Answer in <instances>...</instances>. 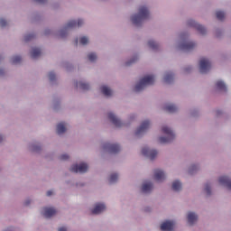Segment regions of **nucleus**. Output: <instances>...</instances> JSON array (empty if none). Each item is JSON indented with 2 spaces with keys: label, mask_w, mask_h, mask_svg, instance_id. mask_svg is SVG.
Instances as JSON below:
<instances>
[{
  "label": "nucleus",
  "mask_w": 231,
  "mask_h": 231,
  "mask_svg": "<svg viewBox=\"0 0 231 231\" xmlns=\"http://www.w3.org/2000/svg\"><path fill=\"white\" fill-rule=\"evenodd\" d=\"M0 26L2 28H5V26H6V20L5 19H0Z\"/></svg>",
  "instance_id": "nucleus-37"
},
{
  "label": "nucleus",
  "mask_w": 231,
  "mask_h": 231,
  "mask_svg": "<svg viewBox=\"0 0 231 231\" xmlns=\"http://www.w3.org/2000/svg\"><path fill=\"white\" fill-rule=\"evenodd\" d=\"M152 190V183L147 182V183L143 184L142 192H143L144 194H147V193L151 192Z\"/></svg>",
  "instance_id": "nucleus-19"
},
{
  "label": "nucleus",
  "mask_w": 231,
  "mask_h": 231,
  "mask_svg": "<svg viewBox=\"0 0 231 231\" xmlns=\"http://www.w3.org/2000/svg\"><path fill=\"white\" fill-rule=\"evenodd\" d=\"M220 185H225L229 190H231V180L226 176H222L218 180Z\"/></svg>",
  "instance_id": "nucleus-17"
},
{
  "label": "nucleus",
  "mask_w": 231,
  "mask_h": 231,
  "mask_svg": "<svg viewBox=\"0 0 231 231\" xmlns=\"http://www.w3.org/2000/svg\"><path fill=\"white\" fill-rule=\"evenodd\" d=\"M104 149H107L112 154H116V152H120V145L118 144H111L106 143L104 145Z\"/></svg>",
  "instance_id": "nucleus-10"
},
{
  "label": "nucleus",
  "mask_w": 231,
  "mask_h": 231,
  "mask_svg": "<svg viewBox=\"0 0 231 231\" xmlns=\"http://www.w3.org/2000/svg\"><path fill=\"white\" fill-rule=\"evenodd\" d=\"M212 68V63L206 58H202L199 61V71L200 73H208Z\"/></svg>",
  "instance_id": "nucleus-4"
},
{
  "label": "nucleus",
  "mask_w": 231,
  "mask_h": 231,
  "mask_svg": "<svg viewBox=\"0 0 231 231\" xmlns=\"http://www.w3.org/2000/svg\"><path fill=\"white\" fill-rule=\"evenodd\" d=\"M216 88L219 91H226V85H225V82H223L222 80L217 81Z\"/></svg>",
  "instance_id": "nucleus-24"
},
{
  "label": "nucleus",
  "mask_w": 231,
  "mask_h": 231,
  "mask_svg": "<svg viewBox=\"0 0 231 231\" xmlns=\"http://www.w3.org/2000/svg\"><path fill=\"white\" fill-rule=\"evenodd\" d=\"M32 39H33V34H27L24 37L25 42L32 41Z\"/></svg>",
  "instance_id": "nucleus-35"
},
{
  "label": "nucleus",
  "mask_w": 231,
  "mask_h": 231,
  "mask_svg": "<svg viewBox=\"0 0 231 231\" xmlns=\"http://www.w3.org/2000/svg\"><path fill=\"white\" fill-rule=\"evenodd\" d=\"M3 142V135H0V143Z\"/></svg>",
  "instance_id": "nucleus-46"
},
{
  "label": "nucleus",
  "mask_w": 231,
  "mask_h": 231,
  "mask_svg": "<svg viewBox=\"0 0 231 231\" xmlns=\"http://www.w3.org/2000/svg\"><path fill=\"white\" fill-rule=\"evenodd\" d=\"M164 111H167L168 113H176L178 107L173 104H168L164 106Z\"/></svg>",
  "instance_id": "nucleus-20"
},
{
  "label": "nucleus",
  "mask_w": 231,
  "mask_h": 231,
  "mask_svg": "<svg viewBox=\"0 0 231 231\" xmlns=\"http://www.w3.org/2000/svg\"><path fill=\"white\" fill-rule=\"evenodd\" d=\"M57 214V209L53 208H44L42 215L44 217L50 218L52 217V216H55Z\"/></svg>",
  "instance_id": "nucleus-14"
},
{
  "label": "nucleus",
  "mask_w": 231,
  "mask_h": 231,
  "mask_svg": "<svg viewBox=\"0 0 231 231\" xmlns=\"http://www.w3.org/2000/svg\"><path fill=\"white\" fill-rule=\"evenodd\" d=\"M83 24L84 21L82 20H79L78 23L77 21L71 20L67 23L65 30H68L69 28H76V26H78V28H80V26H82Z\"/></svg>",
  "instance_id": "nucleus-13"
},
{
  "label": "nucleus",
  "mask_w": 231,
  "mask_h": 231,
  "mask_svg": "<svg viewBox=\"0 0 231 231\" xmlns=\"http://www.w3.org/2000/svg\"><path fill=\"white\" fill-rule=\"evenodd\" d=\"M148 46L152 50H158V47H159L158 43H156V42H154V41H149L148 42Z\"/></svg>",
  "instance_id": "nucleus-28"
},
{
  "label": "nucleus",
  "mask_w": 231,
  "mask_h": 231,
  "mask_svg": "<svg viewBox=\"0 0 231 231\" xmlns=\"http://www.w3.org/2000/svg\"><path fill=\"white\" fill-rule=\"evenodd\" d=\"M216 15L218 21H223V19H225V12L223 11H217Z\"/></svg>",
  "instance_id": "nucleus-29"
},
{
  "label": "nucleus",
  "mask_w": 231,
  "mask_h": 231,
  "mask_svg": "<svg viewBox=\"0 0 231 231\" xmlns=\"http://www.w3.org/2000/svg\"><path fill=\"white\" fill-rule=\"evenodd\" d=\"M101 93H103L105 97H111V95H113V90H111L107 86H102Z\"/></svg>",
  "instance_id": "nucleus-21"
},
{
  "label": "nucleus",
  "mask_w": 231,
  "mask_h": 231,
  "mask_svg": "<svg viewBox=\"0 0 231 231\" xmlns=\"http://www.w3.org/2000/svg\"><path fill=\"white\" fill-rule=\"evenodd\" d=\"M145 19H149V9L145 6H141L138 14L132 16V23L135 26H140Z\"/></svg>",
  "instance_id": "nucleus-1"
},
{
  "label": "nucleus",
  "mask_w": 231,
  "mask_h": 231,
  "mask_svg": "<svg viewBox=\"0 0 231 231\" xmlns=\"http://www.w3.org/2000/svg\"><path fill=\"white\" fill-rule=\"evenodd\" d=\"M198 169L197 165H193L191 166L190 170H189V174H192V171H196Z\"/></svg>",
  "instance_id": "nucleus-39"
},
{
  "label": "nucleus",
  "mask_w": 231,
  "mask_h": 231,
  "mask_svg": "<svg viewBox=\"0 0 231 231\" xmlns=\"http://www.w3.org/2000/svg\"><path fill=\"white\" fill-rule=\"evenodd\" d=\"M79 42H80V44L85 46V44H88V42H89V39H88V37H86V36H83L79 39Z\"/></svg>",
  "instance_id": "nucleus-32"
},
{
  "label": "nucleus",
  "mask_w": 231,
  "mask_h": 231,
  "mask_svg": "<svg viewBox=\"0 0 231 231\" xmlns=\"http://www.w3.org/2000/svg\"><path fill=\"white\" fill-rule=\"evenodd\" d=\"M79 44V40L77 39L76 41H75V45L77 46Z\"/></svg>",
  "instance_id": "nucleus-45"
},
{
  "label": "nucleus",
  "mask_w": 231,
  "mask_h": 231,
  "mask_svg": "<svg viewBox=\"0 0 231 231\" xmlns=\"http://www.w3.org/2000/svg\"><path fill=\"white\" fill-rule=\"evenodd\" d=\"M174 225H176V223L174 221L167 220L161 225V230H162V231L173 230Z\"/></svg>",
  "instance_id": "nucleus-11"
},
{
  "label": "nucleus",
  "mask_w": 231,
  "mask_h": 231,
  "mask_svg": "<svg viewBox=\"0 0 231 231\" xmlns=\"http://www.w3.org/2000/svg\"><path fill=\"white\" fill-rule=\"evenodd\" d=\"M21 60H22L21 56H14V57H13V58L11 59V62H12L13 64H19V62H21Z\"/></svg>",
  "instance_id": "nucleus-31"
},
{
  "label": "nucleus",
  "mask_w": 231,
  "mask_h": 231,
  "mask_svg": "<svg viewBox=\"0 0 231 231\" xmlns=\"http://www.w3.org/2000/svg\"><path fill=\"white\" fill-rule=\"evenodd\" d=\"M58 231H68V229L64 226H61V227L59 228Z\"/></svg>",
  "instance_id": "nucleus-41"
},
{
  "label": "nucleus",
  "mask_w": 231,
  "mask_h": 231,
  "mask_svg": "<svg viewBox=\"0 0 231 231\" xmlns=\"http://www.w3.org/2000/svg\"><path fill=\"white\" fill-rule=\"evenodd\" d=\"M60 36L64 37V30L60 31Z\"/></svg>",
  "instance_id": "nucleus-43"
},
{
  "label": "nucleus",
  "mask_w": 231,
  "mask_h": 231,
  "mask_svg": "<svg viewBox=\"0 0 231 231\" xmlns=\"http://www.w3.org/2000/svg\"><path fill=\"white\" fill-rule=\"evenodd\" d=\"M117 180H118V174L113 173V174L110 175L109 182L110 183H115V182L117 181Z\"/></svg>",
  "instance_id": "nucleus-30"
},
{
  "label": "nucleus",
  "mask_w": 231,
  "mask_h": 231,
  "mask_svg": "<svg viewBox=\"0 0 231 231\" xmlns=\"http://www.w3.org/2000/svg\"><path fill=\"white\" fill-rule=\"evenodd\" d=\"M205 192L207 193L208 196H210V194H211L210 185L206 184V186H205Z\"/></svg>",
  "instance_id": "nucleus-34"
},
{
  "label": "nucleus",
  "mask_w": 231,
  "mask_h": 231,
  "mask_svg": "<svg viewBox=\"0 0 231 231\" xmlns=\"http://www.w3.org/2000/svg\"><path fill=\"white\" fill-rule=\"evenodd\" d=\"M188 26H192L193 28H196V30H198L201 33V35H205L207 33V29L203 27V25L196 23L194 20H189Z\"/></svg>",
  "instance_id": "nucleus-8"
},
{
  "label": "nucleus",
  "mask_w": 231,
  "mask_h": 231,
  "mask_svg": "<svg viewBox=\"0 0 231 231\" xmlns=\"http://www.w3.org/2000/svg\"><path fill=\"white\" fill-rule=\"evenodd\" d=\"M35 3H41V4H44L46 2V0H34Z\"/></svg>",
  "instance_id": "nucleus-40"
},
{
  "label": "nucleus",
  "mask_w": 231,
  "mask_h": 231,
  "mask_svg": "<svg viewBox=\"0 0 231 231\" xmlns=\"http://www.w3.org/2000/svg\"><path fill=\"white\" fill-rule=\"evenodd\" d=\"M88 169H89V167L88 166V164L86 163H80L79 164H74L71 166L70 171L71 172H88Z\"/></svg>",
  "instance_id": "nucleus-5"
},
{
  "label": "nucleus",
  "mask_w": 231,
  "mask_h": 231,
  "mask_svg": "<svg viewBox=\"0 0 231 231\" xmlns=\"http://www.w3.org/2000/svg\"><path fill=\"white\" fill-rule=\"evenodd\" d=\"M153 84H154V76L153 75L145 76L144 78L141 79L140 81L135 85L134 91L138 93L143 89H145L147 86H152Z\"/></svg>",
  "instance_id": "nucleus-2"
},
{
  "label": "nucleus",
  "mask_w": 231,
  "mask_h": 231,
  "mask_svg": "<svg viewBox=\"0 0 231 231\" xmlns=\"http://www.w3.org/2000/svg\"><path fill=\"white\" fill-rule=\"evenodd\" d=\"M162 131L164 134H166V137H160L159 143H171V142H172L176 136L174 132H172V130L167 126H163Z\"/></svg>",
  "instance_id": "nucleus-3"
},
{
  "label": "nucleus",
  "mask_w": 231,
  "mask_h": 231,
  "mask_svg": "<svg viewBox=\"0 0 231 231\" xmlns=\"http://www.w3.org/2000/svg\"><path fill=\"white\" fill-rule=\"evenodd\" d=\"M52 195H53V191L51 190L47 191V196H52Z\"/></svg>",
  "instance_id": "nucleus-42"
},
{
  "label": "nucleus",
  "mask_w": 231,
  "mask_h": 231,
  "mask_svg": "<svg viewBox=\"0 0 231 231\" xmlns=\"http://www.w3.org/2000/svg\"><path fill=\"white\" fill-rule=\"evenodd\" d=\"M69 158V156L68 154H62L60 157V160H68Z\"/></svg>",
  "instance_id": "nucleus-38"
},
{
  "label": "nucleus",
  "mask_w": 231,
  "mask_h": 231,
  "mask_svg": "<svg viewBox=\"0 0 231 231\" xmlns=\"http://www.w3.org/2000/svg\"><path fill=\"white\" fill-rule=\"evenodd\" d=\"M174 80V74L172 72H167L164 76V82L166 84H171Z\"/></svg>",
  "instance_id": "nucleus-23"
},
{
  "label": "nucleus",
  "mask_w": 231,
  "mask_h": 231,
  "mask_svg": "<svg viewBox=\"0 0 231 231\" xmlns=\"http://www.w3.org/2000/svg\"><path fill=\"white\" fill-rule=\"evenodd\" d=\"M153 178L156 181H163L165 180V172L162 170H155Z\"/></svg>",
  "instance_id": "nucleus-16"
},
{
  "label": "nucleus",
  "mask_w": 231,
  "mask_h": 231,
  "mask_svg": "<svg viewBox=\"0 0 231 231\" xmlns=\"http://www.w3.org/2000/svg\"><path fill=\"white\" fill-rule=\"evenodd\" d=\"M76 86L77 87L79 86L80 89H83V91L89 89V84L88 83L79 82V83H76Z\"/></svg>",
  "instance_id": "nucleus-27"
},
{
  "label": "nucleus",
  "mask_w": 231,
  "mask_h": 231,
  "mask_svg": "<svg viewBox=\"0 0 231 231\" xmlns=\"http://www.w3.org/2000/svg\"><path fill=\"white\" fill-rule=\"evenodd\" d=\"M142 154L143 156H146L150 160H154V158H156V156H158V152L156 150H151L147 147H144L142 150Z\"/></svg>",
  "instance_id": "nucleus-7"
},
{
  "label": "nucleus",
  "mask_w": 231,
  "mask_h": 231,
  "mask_svg": "<svg viewBox=\"0 0 231 231\" xmlns=\"http://www.w3.org/2000/svg\"><path fill=\"white\" fill-rule=\"evenodd\" d=\"M66 133V124L60 123L57 125V134H64Z\"/></svg>",
  "instance_id": "nucleus-22"
},
{
  "label": "nucleus",
  "mask_w": 231,
  "mask_h": 231,
  "mask_svg": "<svg viewBox=\"0 0 231 231\" xmlns=\"http://www.w3.org/2000/svg\"><path fill=\"white\" fill-rule=\"evenodd\" d=\"M188 223L189 225H194V223H196V221H198V215H196V213L194 212H189L188 214Z\"/></svg>",
  "instance_id": "nucleus-18"
},
{
  "label": "nucleus",
  "mask_w": 231,
  "mask_h": 231,
  "mask_svg": "<svg viewBox=\"0 0 231 231\" xmlns=\"http://www.w3.org/2000/svg\"><path fill=\"white\" fill-rule=\"evenodd\" d=\"M25 205H30V201L25 202Z\"/></svg>",
  "instance_id": "nucleus-47"
},
{
  "label": "nucleus",
  "mask_w": 231,
  "mask_h": 231,
  "mask_svg": "<svg viewBox=\"0 0 231 231\" xmlns=\"http://www.w3.org/2000/svg\"><path fill=\"white\" fill-rule=\"evenodd\" d=\"M149 127H151V122H149L148 120L143 122L140 127L137 128L135 135L141 136V134H143V133H145L147 129H149Z\"/></svg>",
  "instance_id": "nucleus-6"
},
{
  "label": "nucleus",
  "mask_w": 231,
  "mask_h": 231,
  "mask_svg": "<svg viewBox=\"0 0 231 231\" xmlns=\"http://www.w3.org/2000/svg\"><path fill=\"white\" fill-rule=\"evenodd\" d=\"M172 190H175V192H178V190H181V182H180V180L173 181Z\"/></svg>",
  "instance_id": "nucleus-26"
},
{
  "label": "nucleus",
  "mask_w": 231,
  "mask_h": 231,
  "mask_svg": "<svg viewBox=\"0 0 231 231\" xmlns=\"http://www.w3.org/2000/svg\"><path fill=\"white\" fill-rule=\"evenodd\" d=\"M108 119L110 120V122H112V124H114V125H116V127L124 126V123L120 121V119H118L116 116H115V114L113 113H108Z\"/></svg>",
  "instance_id": "nucleus-9"
},
{
  "label": "nucleus",
  "mask_w": 231,
  "mask_h": 231,
  "mask_svg": "<svg viewBox=\"0 0 231 231\" xmlns=\"http://www.w3.org/2000/svg\"><path fill=\"white\" fill-rule=\"evenodd\" d=\"M106 210V205L102 203L96 204L95 208L91 210L92 214H102Z\"/></svg>",
  "instance_id": "nucleus-15"
},
{
  "label": "nucleus",
  "mask_w": 231,
  "mask_h": 231,
  "mask_svg": "<svg viewBox=\"0 0 231 231\" xmlns=\"http://www.w3.org/2000/svg\"><path fill=\"white\" fill-rule=\"evenodd\" d=\"M132 62H134V60H132V61H130V62H127V63H126V66H129L130 64H132Z\"/></svg>",
  "instance_id": "nucleus-44"
},
{
  "label": "nucleus",
  "mask_w": 231,
  "mask_h": 231,
  "mask_svg": "<svg viewBox=\"0 0 231 231\" xmlns=\"http://www.w3.org/2000/svg\"><path fill=\"white\" fill-rule=\"evenodd\" d=\"M88 58L90 62H95V60L97 59V54L91 52L88 55Z\"/></svg>",
  "instance_id": "nucleus-33"
},
{
  "label": "nucleus",
  "mask_w": 231,
  "mask_h": 231,
  "mask_svg": "<svg viewBox=\"0 0 231 231\" xmlns=\"http://www.w3.org/2000/svg\"><path fill=\"white\" fill-rule=\"evenodd\" d=\"M3 74V70H0V75Z\"/></svg>",
  "instance_id": "nucleus-48"
},
{
  "label": "nucleus",
  "mask_w": 231,
  "mask_h": 231,
  "mask_svg": "<svg viewBox=\"0 0 231 231\" xmlns=\"http://www.w3.org/2000/svg\"><path fill=\"white\" fill-rule=\"evenodd\" d=\"M194 48H196L194 42H186L180 45V50L183 51H190V50H194Z\"/></svg>",
  "instance_id": "nucleus-12"
},
{
  "label": "nucleus",
  "mask_w": 231,
  "mask_h": 231,
  "mask_svg": "<svg viewBox=\"0 0 231 231\" xmlns=\"http://www.w3.org/2000/svg\"><path fill=\"white\" fill-rule=\"evenodd\" d=\"M41 49L39 48H33L31 52L32 59H38V57H41Z\"/></svg>",
  "instance_id": "nucleus-25"
},
{
  "label": "nucleus",
  "mask_w": 231,
  "mask_h": 231,
  "mask_svg": "<svg viewBox=\"0 0 231 231\" xmlns=\"http://www.w3.org/2000/svg\"><path fill=\"white\" fill-rule=\"evenodd\" d=\"M49 79H50L51 82H53V80L55 79V73L50 72Z\"/></svg>",
  "instance_id": "nucleus-36"
}]
</instances>
